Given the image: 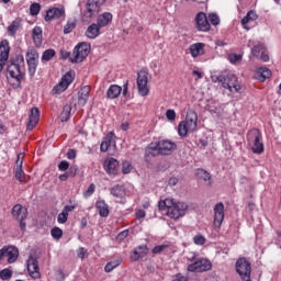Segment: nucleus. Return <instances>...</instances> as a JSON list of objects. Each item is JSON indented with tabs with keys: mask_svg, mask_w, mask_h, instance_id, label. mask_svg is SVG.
I'll return each mask as SVG.
<instances>
[{
	"mask_svg": "<svg viewBox=\"0 0 281 281\" xmlns=\"http://www.w3.org/2000/svg\"><path fill=\"white\" fill-rule=\"evenodd\" d=\"M15 179L20 181V183L25 182V172L23 171L21 162H18V166H15Z\"/></svg>",
	"mask_w": 281,
	"mask_h": 281,
	"instance_id": "39",
	"label": "nucleus"
},
{
	"mask_svg": "<svg viewBox=\"0 0 281 281\" xmlns=\"http://www.w3.org/2000/svg\"><path fill=\"white\" fill-rule=\"evenodd\" d=\"M38 52L36 49H29L26 53V64L29 67V75L34 78L36 69L38 67Z\"/></svg>",
	"mask_w": 281,
	"mask_h": 281,
	"instance_id": "10",
	"label": "nucleus"
},
{
	"mask_svg": "<svg viewBox=\"0 0 281 281\" xmlns=\"http://www.w3.org/2000/svg\"><path fill=\"white\" fill-rule=\"evenodd\" d=\"M68 177H76L78 175V166L72 165L68 168Z\"/></svg>",
	"mask_w": 281,
	"mask_h": 281,
	"instance_id": "54",
	"label": "nucleus"
},
{
	"mask_svg": "<svg viewBox=\"0 0 281 281\" xmlns=\"http://www.w3.org/2000/svg\"><path fill=\"white\" fill-rule=\"evenodd\" d=\"M106 3V0H88L86 3L85 16L95 19L100 14V8Z\"/></svg>",
	"mask_w": 281,
	"mask_h": 281,
	"instance_id": "8",
	"label": "nucleus"
},
{
	"mask_svg": "<svg viewBox=\"0 0 281 281\" xmlns=\"http://www.w3.org/2000/svg\"><path fill=\"white\" fill-rule=\"evenodd\" d=\"M26 267L31 278L34 280H38V278H41V272L38 271V260H36V258L30 257L26 261Z\"/></svg>",
	"mask_w": 281,
	"mask_h": 281,
	"instance_id": "18",
	"label": "nucleus"
},
{
	"mask_svg": "<svg viewBox=\"0 0 281 281\" xmlns=\"http://www.w3.org/2000/svg\"><path fill=\"white\" fill-rule=\"evenodd\" d=\"M172 281H190V278H188V276L182 274V273H177Z\"/></svg>",
	"mask_w": 281,
	"mask_h": 281,
	"instance_id": "56",
	"label": "nucleus"
},
{
	"mask_svg": "<svg viewBox=\"0 0 281 281\" xmlns=\"http://www.w3.org/2000/svg\"><path fill=\"white\" fill-rule=\"evenodd\" d=\"M61 16H65V8H52L46 11V15L44 20L46 23H49L50 21H54V19H60Z\"/></svg>",
	"mask_w": 281,
	"mask_h": 281,
	"instance_id": "20",
	"label": "nucleus"
},
{
	"mask_svg": "<svg viewBox=\"0 0 281 281\" xmlns=\"http://www.w3.org/2000/svg\"><path fill=\"white\" fill-rule=\"evenodd\" d=\"M11 214L16 221H25L27 218V209H23V205L15 204L11 211Z\"/></svg>",
	"mask_w": 281,
	"mask_h": 281,
	"instance_id": "24",
	"label": "nucleus"
},
{
	"mask_svg": "<svg viewBox=\"0 0 281 281\" xmlns=\"http://www.w3.org/2000/svg\"><path fill=\"white\" fill-rule=\"evenodd\" d=\"M91 52V44L87 42L79 43L72 52V57H70V63H82Z\"/></svg>",
	"mask_w": 281,
	"mask_h": 281,
	"instance_id": "6",
	"label": "nucleus"
},
{
	"mask_svg": "<svg viewBox=\"0 0 281 281\" xmlns=\"http://www.w3.org/2000/svg\"><path fill=\"white\" fill-rule=\"evenodd\" d=\"M32 36L36 47H41V45H43V29H41V26H35Z\"/></svg>",
	"mask_w": 281,
	"mask_h": 281,
	"instance_id": "30",
	"label": "nucleus"
},
{
	"mask_svg": "<svg viewBox=\"0 0 281 281\" xmlns=\"http://www.w3.org/2000/svg\"><path fill=\"white\" fill-rule=\"evenodd\" d=\"M258 19V14H256V11H249L246 16L241 20V25L244 26V30L249 31L250 27L247 26V23H251V21H256Z\"/></svg>",
	"mask_w": 281,
	"mask_h": 281,
	"instance_id": "32",
	"label": "nucleus"
},
{
	"mask_svg": "<svg viewBox=\"0 0 281 281\" xmlns=\"http://www.w3.org/2000/svg\"><path fill=\"white\" fill-rule=\"evenodd\" d=\"M209 21H210L211 25H220L221 18L216 13H210Z\"/></svg>",
	"mask_w": 281,
	"mask_h": 281,
	"instance_id": "46",
	"label": "nucleus"
},
{
	"mask_svg": "<svg viewBox=\"0 0 281 281\" xmlns=\"http://www.w3.org/2000/svg\"><path fill=\"white\" fill-rule=\"evenodd\" d=\"M111 21H113V14H111V12H104L103 14L98 15L97 25L101 29L106 27Z\"/></svg>",
	"mask_w": 281,
	"mask_h": 281,
	"instance_id": "29",
	"label": "nucleus"
},
{
	"mask_svg": "<svg viewBox=\"0 0 281 281\" xmlns=\"http://www.w3.org/2000/svg\"><path fill=\"white\" fill-rule=\"evenodd\" d=\"M195 27L198 32H210L212 25L210 24V21L207 20V15L204 12H199L195 15Z\"/></svg>",
	"mask_w": 281,
	"mask_h": 281,
	"instance_id": "14",
	"label": "nucleus"
},
{
	"mask_svg": "<svg viewBox=\"0 0 281 281\" xmlns=\"http://www.w3.org/2000/svg\"><path fill=\"white\" fill-rule=\"evenodd\" d=\"M203 47H205V44L203 43H195L190 46V54L193 58H196L201 52H203Z\"/></svg>",
	"mask_w": 281,
	"mask_h": 281,
	"instance_id": "37",
	"label": "nucleus"
},
{
	"mask_svg": "<svg viewBox=\"0 0 281 281\" xmlns=\"http://www.w3.org/2000/svg\"><path fill=\"white\" fill-rule=\"evenodd\" d=\"M40 120H41V112L38 111V108H32L26 128L29 131H34Z\"/></svg>",
	"mask_w": 281,
	"mask_h": 281,
	"instance_id": "21",
	"label": "nucleus"
},
{
	"mask_svg": "<svg viewBox=\"0 0 281 281\" xmlns=\"http://www.w3.org/2000/svg\"><path fill=\"white\" fill-rule=\"evenodd\" d=\"M54 56H56V50H54L53 48L46 49L42 55V60L45 63H49V60H52Z\"/></svg>",
	"mask_w": 281,
	"mask_h": 281,
	"instance_id": "41",
	"label": "nucleus"
},
{
	"mask_svg": "<svg viewBox=\"0 0 281 281\" xmlns=\"http://www.w3.org/2000/svg\"><path fill=\"white\" fill-rule=\"evenodd\" d=\"M60 122H68L71 117V104L64 105L63 112L60 113Z\"/></svg>",
	"mask_w": 281,
	"mask_h": 281,
	"instance_id": "38",
	"label": "nucleus"
},
{
	"mask_svg": "<svg viewBox=\"0 0 281 281\" xmlns=\"http://www.w3.org/2000/svg\"><path fill=\"white\" fill-rule=\"evenodd\" d=\"M75 209H76V205H66L63 209V212L66 213L69 216V212H74Z\"/></svg>",
	"mask_w": 281,
	"mask_h": 281,
	"instance_id": "59",
	"label": "nucleus"
},
{
	"mask_svg": "<svg viewBox=\"0 0 281 281\" xmlns=\"http://www.w3.org/2000/svg\"><path fill=\"white\" fill-rule=\"evenodd\" d=\"M22 65H25V58L23 57V55H18L11 58L10 64L7 68L10 77L16 80L19 85H21V80L25 78V72H21Z\"/></svg>",
	"mask_w": 281,
	"mask_h": 281,
	"instance_id": "3",
	"label": "nucleus"
},
{
	"mask_svg": "<svg viewBox=\"0 0 281 281\" xmlns=\"http://www.w3.org/2000/svg\"><path fill=\"white\" fill-rule=\"evenodd\" d=\"M168 247H170V246L162 244L159 246H155L151 251H153V254H161V252L166 251V249H168Z\"/></svg>",
	"mask_w": 281,
	"mask_h": 281,
	"instance_id": "49",
	"label": "nucleus"
},
{
	"mask_svg": "<svg viewBox=\"0 0 281 281\" xmlns=\"http://www.w3.org/2000/svg\"><path fill=\"white\" fill-rule=\"evenodd\" d=\"M196 122H199V115L194 110H188L186 121L179 123L178 133L180 137H186L188 133H194L196 131Z\"/></svg>",
	"mask_w": 281,
	"mask_h": 281,
	"instance_id": "2",
	"label": "nucleus"
},
{
	"mask_svg": "<svg viewBox=\"0 0 281 281\" xmlns=\"http://www.w3.org/2000/svg\"><path fill=\"white\" fill-rule=\"evenodd\" d=\"M103 168L109 177H117L120 172V161L113 157L104 161Z\"/></svg>",
	"mask_w": 281,
	"mask_h": 281,
	"instance_id": "15",
	"label": "nucleus"
},
{
	"mask_svg": "<svg viewBox=\"0 0 281 281\" xmlns=\"http://www.w3.org/2000/svg\"><path fill=\"white\" fill-rule=\"evenodd\" d=\"M116 267H120L119 262L110 261L105 265L104 271L105 273H111V271H113V269H115Z\"/></svg>",
	"mask_w": 281,
	"mask_h": 281,
	"instance_id": "48",
	"label": "nucleus"
},
{
	"mask_svg": "<svg viewBox=\"0 0 281 281\" xmlns=\"http://www.w3.org/2000/svg\"><path fill=\"white\" fill-rule=\"evenodd\" d=\"M110 194H112V196H115V199H122L124 194H126V190L123 186L115 184L110 189Z\"/></svg>",
	"mask_w": 281,
	"mask_h": 281,
	"instance_id": "34",
	"label": "nucleus"
},
{
	"mask_svg": "<svg viewBox=\"0 0 281 281\" xmlns=\"http://www.w3.org/2000/svg\"><path fill=\"white\" fill-rule=\"evenodd\" d=\"M60 56L64 60H67V58H69L71 56V53H69L67 50H61Z\"/></svg>",
	"mask_w": 281,
	"mask_h": 281,
	"instance_id": "63",
	"label": "nucleus"
},
{
	"mask_svg": "<svg viewBox=\"0 0 281 281\" xmlns=\"http://www.w3.org/2000/svg\"><path fill=\"white\" fill-rule=\"evenodd\" d=\"M243 59V55H236V54H231L228 55V60L229 63H232L233 65L238 63V60Z\"/></svg>",
	"mask_w": 281,
	"mask_h": 281,
	"instance_id": "53",
	"label": "nucleus"
},
{
	"mask_svg": "<svg viewBox=\"0 0 281 281\" xmlns=\"http://www.w3.org/2000/svg\"><path fill=\"white\" fill-rule=\"evenodd\" d=\"M8 58H10V42L8 40H3L0 42V74L5 67Z\"/></svg>",
	"mask_w": 281,
	"mask_h": 281,
	"instance_id": "16",
	"label": "nucleus"
},
{
	"mask_svg": "<svg viewBox=\"0 0 281 281\" xmlns=\"http://www.w3.org/2000/svg\"><path fill=\"white\" fill-rule=\"evenodd\" d=\"M235 269L241 281H251V263L246 258H239Z\"/></svg>",
	"mask_w": 281,
	"mask_h": 281,
	"instance_id": "7",
	"label": "nucleus"
},
{
	"mask_svg": "<svg viewBox=\"0 0 281 281\" xmlns=\"http://www.w3.org/2000/svg\"><path fill=\"white\" fill-rule=\"evenodd\" d=\"M58 170H60L61 172H65V170H69V161L67 160L60 161L58 165Z\"/></svg>",
	"mask_w": 281,
	"mask_h": 281,
	"instance_id": "55",
	"label": "nucleus"
},
{
	"mask_svg": "<svg viewBox=\"0 0 281 281\" xmlns=\"http://www.w3.org/2000/svg\"><path fill=\"white\" fill-rule=\"evenodd\" d=\"M136 218H146V211L144 210H138L136 212Z\"/></svg>",
	"mask_w": 281,
	"mask_h": 281,
	"instance_id": "61",
	"label": "nucleus"
},
{
	"mask_svg": "<svg viewBox=\"0 0 281 281\" xmlns=\"http://www.w3.org/2000/svg\"><path fill=\"white\" fill-rule=\"evenodd\" d=\"M223 221H225V204L220 202L214 206V227H221V225H223Z\"/></svg>",
	"mask_w": 281,
	"mask_h": 281,
	"instance_id": "17",
	"label": "nucleus"
},
{
	"mask_svg": "<svg viewBox=\"0 0 281 281\" xmlns=\"http://www.w3.org/2000/svg\"><path fill=\"white\" fill-rule=\"evenodd\" d=\"M50 236H53L55 240H60V238H63V229L60 227L52 228Z\"/></svg>",
	"mask_w": 281,
	"mask_h": 281,
	"instance_id": "44",
	"label": "nucleus"
},
{
	"mask_svg": "<svg viewBox=\"0 0 281 281\" xmlns=\"http://www.w3.org/2000/svg\"><path fill=\"white\" fill-rule=\"evenodd\" d=\"M136 85L139 95L146 98L150 93V89L148 88V71L140 70L137 72Z\"/></svg>",
	"mask_w": 281,
	"mask_h": 281,
	"instance_id": "9",
	"label": "nucleus"
},
{
	"mask_svg": "<svg viewBox=\"0 0 281 281\" xmlns=\"http://www.w3.org/2000/svg\"><path fill=\"white\" fill-rule=\"evenodd\" d=\"M0 278L2 280H11L12 279V270H10L9 268H5L3 270L0 271Z\"/></svg>",
	"mask_w": 281,
	"mask_h": 281,
	"instance_id": "45",
	"label": "nucleus"
},
{
	"mask_svg": "<svg viewBox=\"0 0 281 281\" xmlns=\"http://www.w3.org/2000/svg\"><path fill=\"white\" fill-rule=\"evenodd\" d=\"M67 159H76V150L75 149H69L67 151Z\"/></svg>",
	"mask_w": 281,
	"mask_h": 281,
	"instance_id": "60",
	"label": "nucleus"
},
{
	"mask_svg": "<svg viewBox=\"0 0 281 281\" xmlns=\"http://www.w3.org/2000/svg\"><path fill=\"white\" fill-rule=\"evenodd\" d=\"M128 237V231H123L117 235V238H120V240H124V238Z\"/></svg>",
	"mask_w": 281,
	"mask_h": 281,
	"instance_id": "62",
	"label": "nucleus"
},
{
	"mask_svg": "<svg viewBox=\"0 0 281 281\" xmlns=\"http://www.w3.org/2000/svg\"><path fill=\"white\" fill-rule=\"evenodd\" d=\"M146 254H148V246L140 245L136 249H134L133 254L131 255V259L134 262H137V260H139V258H144Z\"/></svg>",
	"mask_w": 281,
	"mask_h": 281,
	"instance_id": "26",
	"label": "nucleus"
},
{
	"mask_svg": "<svg viewBox=\"0 0 281 281\" xmlns=\"http://www.w3.org/2000/svg\"><path fill=\"white\" fill-rule=\"evenodd\" d=\"M68 217L69 215L64 213V211H61L57 216V223H59L60 225H64V223L67 221Z\"/></svg>",
	"mask_w": 281,
	"mask_h": 281,
	"instance_id": "52",
	"label": "nucleus"
},
{
	"mask_svg": "<svg viewBox=\"0 0 281 281\" xmlns=\"http://www.w3.org/2000/svg\"><path fill=\"white\" fill-rule=\"evenodd\" d=\"M187 269L191 272L203 273V271H210L212 269V262L205 258H201L189 265Z\"/></svg>",
	"mask_w": 281,
	"mask_h": 281,
	"instance_id": "11",
	"label": "nucleus"
},
{
	"mask_svg": "<svg viewBox=\"0 0 281 281\" xmlns=\"http://www.w3.org/2000/svg\"><path fill=\"white\" fill-rule=\"evenodd\" d=\"M77 256L78 258H80L81 260H85L86 256H87V249H85V247H81L77 250Z\"/></svg>",
	"mask_w": 281,
	"mask_h": 281,
	"instance_id": "58",
	"label": "nucleus"
},
{
	"mask_svg": "<svg viewBox=\"0 0 281 281\" xmlns=\"http://www.w3.org/2000/svg\"><path fill=\"white\" fill-rule=\"evenodd\" d=\"M93 192H95V184L91 183L88 189L85 191L83 196L86 199H89V196H91V194H93Z\"/></svg>",
	"mask_w": 281,
	"mask_h": 281,
	"instance_id": "51",
	"label": "nucleus"
},
{
	"mask_svg": "<svg viewBox=\"0 0 281 281\" xmlns=\"http://www.w3.org/2000/svg\"><path fill=\"white\" fill-rule=\"evenodd\" d=\"M271 77V70L267 67L259 68L257 72V80H260V82H265V80L269 79Z\"/></svg>",
	"mask_w": 281,
	"mask_h": 281,
	"instance_id": "35",
	"label": "nucleus"
},
{
	"mask_svg": "<svg viewBox=\"0 0 281 281\" xmlns=\"http://www.w3.org/2000/svg\"><path fill=\"white\" fill-rule=\"evenodd\" d=\"M195 175L199 179L205 181L206 186L212 187V175H210L205 169H198Z\"/></svg>",
	"mask_w": 281,
	"mask_h": 281,
	"instance_id": "33",
	"label": "nucleus"
},
{
	"mask_svg": "<svg viewBox=\"0 0 281 281\" xmlns=\"http://www.w3.org/2000/svg\"><path fill=\"white\" fill-rule=\"evenodd\" d=\"M3 258H8L7 262H9V265L16 262L19 258V249L14 246H4L2 249H0V260H3Z\"/></svg>",
	"mask_w": 281,
	"mask_h": 281,
	"instance_id": "13",
	"label": "nucleus"
},
{
	"mask_svg": "<svg viewBox=\"0 0 281 281\" xmlns=\"http://www.w3.org/2000/svg\"><path fill=\"white\" fill-rule=\"evenodd\" d=\"M95 207L99 212V215L102 217V218H106V216H109L110 214V211H109V204L106 203V201L104 200H98L95 202Z\"/></svg>",
	"mask_w": 281,
	"mask_h": 281,
	"instance_id": "28",
	"label": "nucleus"
},
{
	"mask_svg": "<svg viewBox=\"0 0 281 281\" xmlns=\"http://www.w3.org/2000/svg\"><path fill=\"white\" fill-rule=\"evenodd\" d=\"M204 281H218V279H216V277L210 274V276H207V277L204 279Z\"/></svg>",
	"mask_w": 281,
	"mask_h": 281,
	"instance_id": "64",
	"label": "nucleus"
},
{
	"mask_svg": "<svg viewBox=\"0 0 281 281\" xmlns=\"http://www.w3.org/2000/svg\"><path fill=\"white\" fill-rule=\"evenodd\" d=\"M146 155H153V157H156V155H160L159 142L149 144V146L146 148Z\"/></svg>",
	"mask_w": 281,
	"mask_h": 281,
	"instance_id": "40",
	"label": "nucleus"
},
{
	"mask_svg": "<svg viewBox=\"0 0 281 281\" xmlns=\"http://www.w3.org/2000/svg\"><path fill=\"white\" fill-rule=\"evenodd\" d=\"M122 93V87L117 85H112L109 87L106 91V95L109 100H115V98H120V94Z\"/></svg>",
	"mask_w": 281,
	"mask_h": 281,
	"instance_id": "31",
	"label": "nucleus"
},
{
	"mask_svg": "<svg viewBox=\"0 0 281 281\" xmlns=\"http://www.w3.org/2000/svg\"><path fill=\"white\" fill-rule=\"evenodd\" d=\"M100 30L101 26L99 24H91L88 26V29L86 30L85 36H87V38L90 40H94L98 38L100 36Z\"/></svg>",
	"mask_w": 281,
	"mask_h": 281,
	"instance_id": "27",
	"label": "nucleus"
},
{
	"mask_svg": "<svg viewBox=\"0 0 281 281\" xmlns=\"http://www.w3.org/2000/svg\"><path fill=\"white\" fill-rule=\"evenodd\" d=\"M21 26V24L19 23V21H13L9 26H8V34L9 36H14V34H16V32H19V27Z\"/></svg>",
	"mask_w": 281,
	"mask_h": 281,
	"instance_id": "42",
	"label": "nucleus"
},
{
	"mask_svg": "<svg viewBox=\"0 0 281 281\" xmlns=\"http://www.w3.org/2000/svg\"><path fill=\"white\" fill-rule=\"evenodd\" d=\"M89 93H91V88L89 86L82 87L78 92V104L79 106H85L89 101Z\"/></svg>",
	"mask_w": 281,
	"mask_h": 281,
	"instance_id": "25",
	"label": "nucleus"
},
{
	"mask_svg": "<svg viewBox=\"0 0 281 281\" xmlns=\"http://www.w3.org/2000/svg\"><path fill=\"white\" fill-rule=\"evenodd\" d=\"M158 210L166 212L169 218L177 221V218L186 216L188 204L186 202L176 201L175 199H166L158 202Z\"/></svg>",
	"mask_w": 281,
	"mask_h": 281,
	"instance_id": "1",
	"label": "nucleus"
},
{
	"mask_svg": "<svg viewBox=\"0 0 281 281\" xmlns=\"http://www.w3.org/2000/svg\"><path fill=\"white\" fill-rule=\"evenodd\" d=\"M41 12V3L34 2L30 5V14L31 16H38V13Z\"/></svg>",
	"mask_w": 281,
	"mask_h": 281,
	"instance_id": "43",
	"label": "nucleus"
},
{
	"mask_svg": "<svg viewBox=\"0 0 281 281\" xmlns=\"http://www.w3.org/2000/svg\"><path fill=\"white\" fill-rule=\"evenodd\" d=\"M133 170V165H131L130 161H123L122 164V172L123 175H131V171Z\"/></svg>",
	"mask_w": 281,
	"mask_h": 281,
	"instance_id": "47",
	"label": "nucleus"
},
{
	"mask_svg": "<svg viewBox=\"0 0 281 281\" xmlns=\"http://www.w3.org/2000/svg\"><path fill=\"white\" fill-rule=\"evenodd\" d=\"M193 241L195 245H205V237H203L202 235H196L193 238Z\"/></svg>",
	"mask_w": 281,
	"mask_h": 281,
	"instance_id": "57",
	"label": "nucleus"
},
{
	"mask_svg": "<svg viewBox=\"0 0 281 281\" xmlns=\"http://www.w3.org/2000/svg\"><path fill=\"white\" fill-rule=\"evenodd\" d=\"M251 54L255 56V58H259L263 63H269V54L267 53V48H265V45L258 44L255 45L251 48Z\"/></svg>",
	"mask_w": 281,
	"mask_h": 281,
	"instance_id": "19",
	"label": "nucleus"
},
{
	"mask_svg": "<svg viewBox=\"0 0 281 281\" xmlns=\"http://www.w3.org/2000/svg\"><path fill=\"white\" fill-rule=\"evenodd\" d=\"M248 145L255 155H262L265 153V143H262V133L260 130L252 128L247 134Z\"/></svg>",
	"mask_w": 281,
	"mask_h": 281,
	"instance_id": "5",
	"label": "nucleus"
},
{
	"mask_svg": "<svg viewBox=\"0 0 281 281\" xmlns=\"http://www.w3.org/2000/svg\"><path fill=\"white\" fill-rule=\"evenodd\" d=\"M172 150H177V144L172 140H159V154L170 155Z\"/></svg>",
	"mask_w": 281,
	"mask_h": 281,
	"instance_id": "22",
	"label": "nucleus"
},
{
	"mask_svg": "<svg viewBox=\"0 0 281 281\" xmlns=\"http://www.w3.org/2000/svg\"><path fill=\"white\" fill-rule=\"evenodd\" d=\"M213 82H221L222 87L224 89H228L231 93H238L240 91L241 87L238 82V77L235 75H218L212 77Z\"/></svg>",
	"mask_w": 281,
	"mask_h": 281,
	"instance_id": "4",
	"label": "nucleus"
},
{
	"mask_svg": "<svg viewBox=\"0 0 281 281\" xmlns=\"http://www.w3.org/2000/svg\"><path fill=\"white\" fill-rule=\"evenodd\" d=\"M166 117L169 122H175L177 120V112L175 110H167Z\"/></svg>",
	"mask_w": 281,
	"mask_h": 281,
	"instance_id": "50",
	"label": "nucleus"
},
{
	"mask_svg": "<svg viewBox=\"0 0 281 281\" xmlns=\"http://www.w3.org/2000/svg\"><path fill=\"white\" fill-rule=\"evenodd\" d=\"M111 146H115V133L110 132L106 134V136L103 138L100 150L101 153H106Z\"/></svg>",
	"mask_w": 281,
	"mask_h": 281,
	"instance_id": "23",
	"label": "nucleus"
},
{
	"mask_svg": "<svg viewBox=\"0 0 281 281\" xmlns=\"http://www.w3.org/2000/svg\"><path fill=\"white\" fill-rule=\"evenodd\" d=\"M76 25H78V20L76 18H70L64 26V34H71V32L76 30Z\"/></svg>",
	"mask_w": 281,
	"mask_h": 281,
	"instance_id": "36",
	"label": "nucleus"
},
{
	"mask_svg": "<svg viewBox=\"0 0 281 281\" xmlns=\"http://www.w3.org/2000/svg\"><path fill=\"white\" fill-rule=\"evenodd\" d=\"M74 82V76L71 75V71L66 72L60 81L58 82V85H56L53 88V93L55 95H59V93H63V91H67V89L69 88V85H71Z\"/></svg>",
	"mask_w": 281,
	"mask_h": 281,
	"instance_id": "12",
	"label": "nucleus"
}]
</instances>
